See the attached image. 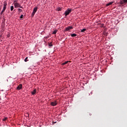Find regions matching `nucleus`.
<instances>
[{"label": "nucleus", "instance_id": "obj_22", "mask_svg": "<svg viewBox=\"0 0 127 127\" xmlns=\"http://www.w3.org/2000/svg\"><path fill=\"white\" fill-rule=\"evenodd\" d=\"M23 17V14L21 15L20 16V18H22Z\"/></svg>", "mask_w": 127, "mask_h": 127}, {"label": "nucleus", "instance_id": "obj_11", "mask_svg": "<svg viewBox=\"0 0 127 127\" xmlns=\"http://www.w3.org/2000/svg\"><path fill=\"white\" fill-rule=\"evenodd\" d=\"M70 35L71 37H76L77 36V34L75 33L71 34Z\"/></svg>", "mask_w": 127, "mask_h": 127}, {"label": "nucleus", "instance_id": "obj_29", "mask_svg": "<svg viewBox=\"0 0 127 127\" xmlns=\"http://www.w3.org/2000/svg\"><path fill=\"white\" fill-rule=\"evenodd\" d=\"M0 100H1V98H0Z\"/></svg>", "mask_w": 127, "mask_h": 127}, {"label": "nucleus", "instance_id": "obj_24", "mask_svg": "<svg viewBox=\"0 0 127 127\" xmlns=\"http://www.w3.org/2000/svg\"><path fill=\"white\" fill-rule=\"evenodd\" d=\"M49 36H46V37H45V38H46V39H47L48 38H49Z\"/></svg>", "mask_w": 127, "mask_h": 127}, {"label": "nucleus", "instance_id": "obj_4", "mask_svg": "<svg viewBox=\"0 0 127 127\" xmlns=\"http://www.w3.org/2000/svg\"><path fill=\"white\" fill-rule=\"evenodd\" d=\"M70 29H73V26H69L66 27L65 28V31H69V30H70Z\"/></svg>", "mask_w": 127, "mask_h": 127}, {"label": "nucleus", "instance_id": "obj_20", "mask_svg": "<svg viewBox=\"0 0 127 127\" xmlns=\"http://www.w3.org/2000/svg\"><path fill=\"white\" fill-rule=\"evenodd\" d=\"M18 11H19V12H21V11H22V9H21L20 8H18Z\"/></svg>", "mask_w": 127, "mask_h": 127}, {"label": "nucleus", "instance_id": "obj_19", "mask_svg": "<svg viewBox=\"0 0 127 127\" xmlns=\"http://www.w3.org/2000/svg\"><path fill=\"white\" fill-rule=\"evenodd\" d=\"M27 59H28V57H26L25 60H24V61L25 62H27L28 61V60H27Z\"/></svg>", "mask_w": 127, "mask_h": 127}, {"label": "nucleus", "instance_id": "obj_25", "mask_svg": "<svg viewBox=\"0 0 127 127\" xmlns=\"http://www.w3.org/2000/svg\"><path fill=\"white\" fill-rule=\"evenodd\" d=\"M3 13V11H1V12H0V14H2V13Z\"/></svg>", "mask_w": 127, "mask_h": 127}, {"label": "nucleus", "instance_id": "obj_13", "mask_svg": "<svg viewBox=\"0 0 127 127\" xmlns=\"http://www.w3.org/2000/svg\"><path fill=\"white\" fill-rule=\"evenodd\" d=\"M49 46L50 47H52V46H53V44H52V42L49 43Z\"/></svg>", "mask_w": 127, "mask_h": 127}, {"label": "nucleus", "instance_id": "obj_5", "mask_svg": "<svg viewBox=\"0 0 127 127\" xmlns=\"http://www.w3.org/2000/svg\"><path fill=\"white\" fill-rule=\"evenodd\" d=\"M125 3H127V0H122L120 2V4H125Z\"/></svg>", "mask_w": 127, "mask_h": 127}, {"label": "nucleus", "instance_id": "obj_7", "mask_svg": "<svg viewBox=\"0 0 127 127\" xmlns=\"http://www.w3.org/2000/svg\"><path fill=\"white\" fill-rule=\"evenodd\" d=\"M51 105L53 106V107H55L57 105V102L56 101L52 102Z\"/></svg>", "mask_w": 127, "mask_h": 127}, {"label": "nucleus", "instance_id": "obj_8", "mask_svg": "<svg viewBox=\"0 0 127 127\" xmlns=\"http://www.w3.org/2000/svg\"><path fill=\"white\" fill-rule=\"evenodd\" d=\"M114 3V1H111L109 3H108L106 4V6H109V5H111L112 3Z\"/></svg>", "mask_w": 127, "mask_h": 127}, {"label": "nucleus", "instance_id": "obj_14", "mask_svg": "<svg viewBox=\"0 0 127 127\" xmlns=\"http://www.w3.org/2000/svg\"><path fill=\"white\" fill-rule=\"evenodd\" d=\"M68 62H69V61H65V62H64L62 64V65H65V64H67V63H68Z\"/></svg>", "mask_w": 127, "mask_h": 127}, {"label": "nucleus", "instance_id": "obj_23", "mask_svg": "<svg viewBox=\"0 0 127 127\" xmlns=\"http://www.w3.org/2000/svg\"><path fill=\"white\" fill-rule=\"evenodd\" d=\"M9 36H10V35H9V34H8L7 35V37H9Z\"/></svg>", "mask_w": 127, "mask_h": 127}, {"label": "nucleus", "instance_id": "obj_16", "mask_svg": "<svg viewBox=\"0 0 127 127\" xmlns=\"http://www.w3.org/2000/svg\"><path fill=\"white\" fill-rule=\"evenodd\" d=\"M13 8H14L13 6H10V10H11V11H12V10H13Z\"/></svg>", "mask_w": 127, "mask_h": 127}, {"label": "nucleus", "instance_id": "obj_12", "mask_svg": "<svg viewBox=\"0 0 127 127\" xmlns=\"http://www.w3.org/2000/svg\"><path fill=\"white\" fill-rule=\"evenodd\" d=\"M57 33V30H55L53 31L52 34H56Z\"/></svg>", "mask_w": 127, "mask_h": 127}, {"label": "nucleus", "instance_id": "obj_15", "mask_svg": "<svg viewBox=\"0 0 127 127\" xmlns=\"http://www.w3.org/2000/svg\"><path fill=\"white\" fill-rule=\"evenodd\" d=\"M7 5V4L6 3V2H4L3 7H6V5Z\"/></svg>", "mask_w": 127, "mask_h": 127}, {"label": "nucleus", "instance_id": "obj_6", "mask_svg": "<svg viewBox=\"0 0 127 127\" xmlns=\"http://www.w3.org/2000/svg\"><path fill=\"white\" fill-rule=\"evenodd\" d=\"M21 89H22V84H20L17 87L16 89L19 90Z\"/></svg>", "mask_w": 127, "mask_h": 127}, {"label": "nucleus", "instance_id": "obj_1", "mask_svg": "<svg viewBox=\"0 0 127 127\" xmlns=\"http://www.w3.org/2000/svg\"><path fill=\"white\" fill-rule=\"evenodd\" d=\"M72 11V9H69L67 8L65 12L64 13V15H65V16H67V15H69V14L71 13V12Z\"/></svg>", "mask_w": 127, "mask_h": 127}, {"label": "nucleus", "instance_id": "obj_3", "mask_svg": "<svg viewBox=\"0 0 127 127\" xmlns=\"http://www.w3.org/2000/svg\"><path fill=\"white\" fill-rule=\"evenodd\" d=\"M38 8V7H35L33 9V11L32 13V16H34V14H35V13H36V12L37 11V9Z\"/></svg>", "mask_w": 127, "mask_h": 127}, {"label": "nucleus", "instance_id": "obj_27", "mask_svg": "<svg viewBox=\"0 0 127 127\" xmlns=\"http://www.w3.org/2000/svg\"><path fill=\"white\" fill-rule=\"evenodd\" d=\"M57 123V122H54V124H56Z\"/></svg>", "mask_w": 127, "mask_h": 127}, {"label": "nucleus", "instance_id": "obj_17", "mask_svg": "<svg viewBox=\"0 0 127 127\" xmlns=\"http://www.w3.org/2000/svg\"><path fill=\"white\" fill-rule=\"evenodd\" d=\"M86 30V29L83 28L81 30V32H85V31Z\"/></svg>", "mask_w": 127, "mask_h": 127}, {"label": "nucleus", "instance_id": "obj_10", "mask_svg": "<svg viewBox=\"0 0 127 127\" xmlns=\"http://www.w3.org/2000/svg\"><path fill=\"white\" fill-rule=\"evenodd\" d=\"M32 95H35L36 94V89H34L32 92Z\"/></svg>", "mask_w": 127, "mask_h": 127}, {"label": "nucleus", "instance_id": "obj_18", "mask_svg": "<svg viewBox=\"0 0 127 127\" xmlns=\"http://www.w3.org/2000/svg\"><path fill=\"white\" fill-rule=\"evenodd\" d=\"M5 9H6V8L5 7H3L2 11H3V12L4 11H5Z\"/></svg>", "mask_w": 127, "mask_h": 127}, {"label": "nucleus", "instance_id": "obj_2", "mask_svg": "<svg viewBox=\"0 0 127 127\" xmlns=\"http://www.w3.org/2000/svg\"><path fill=\"white\" fill-rule=\"evenodd\" d=\"M13 4H14L15 8H17V7H20V8H23V7H22L21 5L19 4V3L15 2V3H13Z\"/></svg>", "mask_w": 127, "mask_h": 127}, {"label": "nucleus", "instance_id": "obj_9", "mask_svg": "<svg viewBox=\"0 0 127 127\" xmlns=\"http://www.w3.org/2000/svg\"><path fill=\"white\" fill-rule=\"evenodd\" d=\"M56 10L57 11H61V10H62V8L59 7L57 8Z\"/></svg>", "mask_w": 127, "mask_h": 127}, {"label": "nucleus", "instance_id": "obj_28", "mask_svg": "<svg viewBox=\"0 0 127 127\" xmlns=\"http://www.w3.org/2000/svg\"><path fill=\"white\" fill-rule=\"evenodd\" d=\"M2 30L3 31H4V29H2Z\"/></svg>", "mask_w": 127, "mask_h": 127}, {"label": "nucleus", "instance_id": "obj_26", "mask_svg": "<svg viewBox=\"0 0 127 127\" xmlns=\"http://www.w3.org/2000/svg\"><path fill=\"white\" fill-rule=\"evenodd\" d=\"M15 2H16V0H14V3H15Z\"/></svg>", "mask_w": 127, "mask_h": 127}, {"label": "nucleus", "instance_id": "obj_21", "mask_svg": "<svg viewBox=\"0 0 127 127\" xmlns=\"http://www.w3.org/2000/svg\"><path fill=\"white\" fill-rule=\"evenodd\" d=\"M6 120H7V117H5L2 121H6Z\"/></svg>", "mask_w": 127, "mask_h": 127}]
</instances>
